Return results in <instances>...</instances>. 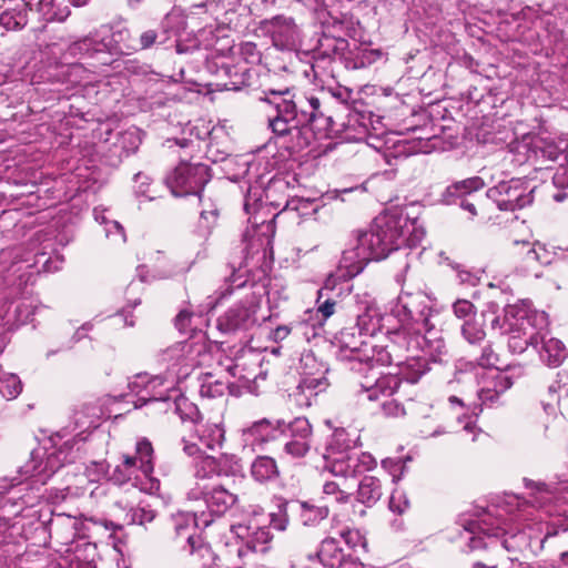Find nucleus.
<instances>
[{"label":"nucleus","instance_id":"f257e3e1","mask_svg":"<svg viewBox=\"0 0 568 568\" xmlns=\"http://www.w3.org/2000/svg\"><path fill=\"white\" fill-rule=\"evenodd\" d=\"M424 236V229L403 210H389L378 215L367 231L356 232L349 247L343 252L336 273L327 278L326 286L334 278L347 281L355 277L369 261L385 258L404 246H416Z\"/></svg>","mask_w":568,"mask_h":568},{"label":"nucleus","instance_id":"f03ea898","mask_svg":"<svg viewBox=\"0 0 568 568\" xmlns=\"http://www.w3.org/2000/svg\"><path fill=\"white\" fill-rule=\"evenodd\" d=\"M365 362L374 365H395L398 374L408 383H416L427 371L428 361H440L446 345L440 336H429L402 324L400 328L387 331L378 343L367 344Z\"/></svg>","mask_w":568,"mask_h":568},{"label":"nucleus","instance_id":"7ed1b4c3","mask_svg":"<svg viewBox=\"0 0 568 568\" xmlns=\"http://www.w3.org/2000/svg\"><path fill=\"white\" fill-rule=\"evenodd\" d=\"M490 325L501 335L509 336L508 347L515 354L531 346L538 351L541 362L550 367H558L568 356L565 344L548 334V314L534 308L528 300L506 305L503 316H495Z\"/></svg>","mask_w":568,"mask_h":568},{"label":"nucleus","instance_id":"20e7f679","mask_svg":"<svg viewBox=\"0 0 568 568\" xmlns=\"http://www.w3.org/2000/svg\"><path fill=\"white\" fill-rule=\"evenodd\" d=\"M233 531L241 538L250 537L244 546L237 548V561L223 562L222 559L212 550L201 536L195 534L186 535L185 550L200 562L201 568H245L244 560L251 554L265 552L267 542L271 540V534L266 528H256L250 535V527L242 524L233 525Z\"/></svg>","mask_w":568,"mask_h":568},{"label":"nucleus","instance_id":"39448f33","mask_svg":"<svg viewBox=\"0 0 568 568\" xmlns=\"http://www.w3.org/2000/svg\"><path fill=\"white\" fill-rule=\"evenodd\" d=\"M386 316L375 301L364 302V308L358 313L354 327L341 332L342 345L352 353H357V358L365 362V353H371L367 344L378 343Z\"/></svg>","mask_w":568,"mask_h":568},{"label":"nucleus","instance_id":"423d86ee","mask_svg":"<svg viewBox=\"0 0 568 568\" xmlns=\"http://www.w3.org/2000/svg\"><path fill=\"white\" fill-rule=\"evenodd\" d=\"M513 151L520 156L516 159L519 164L538 158L552 162L561 161L552 181L558 187H568V140L564 138L558 141L551 138H525L513 146Z\"/></svg>","mask_w":568,"mask_h":568},{"label":"nucleus","instance_id":"0eeeda50","mask_svg":"<svg viewBox=\"0 0 568 568\" xmlns=\"http://www.w3.org/2000/svg\"><path fill=\"white\" fill-rule=\"evenodd\" d=\"M514 382L507 372H495L485 382V385L477 390L480 404L470 399L465 392L459 396H449L448 403L452 408L466 409L470 413L463 427L466 434L471 435V442H475L480 430L477 428L474 417L481 410V405H493L498 402L501 394L513 386Z\"/></svg>","mask_w":568,"mask_h":568},{"label":"nucleus","instance_id":"6e6552de","mask_svg":"<svg viewBox=\"0 0 568 568\" xmlns=\"http://www.w3.org/2000/svg\"><path fill=\"white\" fill-rule=\"evenodd\" d=\"M212 354L204 341H185L176 343L159 355V362L165 366L171 378H184L195 367L207 365Z\"/></svg>","mask_w":568,"mask_h":568},{"label":"nucleus","instance_id":"1a4fd4ad","mask_svg":"<svg viewBox=\"0 0 568 568\" xmlns=\"http://www.w3.org/2000/svg\"><path fill=\"white\" fill-rule=\"evenodd\" d=\"M342 442H344V433H335L324 456L326 467L334 476L354 477L376 467L377 462L371 454L361 453L348 446L342 448Z\"/></svg>","mask_w":568,"mask_h":568},{"label":"nucleus","instance_id":"9d476101","mask_svg":"<svg viewBox=\"0 0 568 568\" xmlns=\"http://www.w3.org/2000/svg\"><path fill=\"white\" fill-rule=\"evenodd\" d=\"M392 312L402 324L433 337L439 336L430 322L435 311L432 308L430 298L425 293L402 292Z\"/></svg>","mask_w":568,"mask_h":568},{"label":"nucleus","instance_id":"9b49d317","mask_svg":"<svg viewBox=\"0 0 568 568\" xmlns=\"http://www.w3.org/2000/svg\"><path fill=\"white\" fill-rule=\"evenodd\" d=\"M300 375L296 389L301 392L303 398H296L300 406H310L311 398L324 390L327 386L325 374L327 368L318 362L311 351H305L301 354L297 363L291 366ZM296 397L300 394L295 395Z\"/></svg>","mask_w":568,"mask_h":568},{"label":"nucleus","instance_id":"f8f14e48","mask_svg":"<svg viewBox=\"0 0 568 568\" xmlns=\"http://www.w3.org/2000/svg\"><path fill=\"white\" fill-rule=\"evenodd\" d=\"M210 169L202 163L180 162L164 179L174 196L200 195L210 181Z\"/></svg>","mask_w":568,"mask_h":568},{"label":"nucleus","instance_id":"ddd939ff","mask_svg":"<svg viewBox=\"0 0 568 568\" xmlns=\"http://www.w3.org/2000/svg\"><path fill=\"white\" fill-rule=\"evenodd\" d=\"M465 531L467 532L468 547L469 550H476L480 548L487 547V544L484 542V537L488 538H499L510 534L509 538H505L501 542L505 550L508 552H515L519 545L517 539L520 538L517 534H513L505 526H501L499 520L493 519L490 516H485L479 519L468 520L465 526Z\"/></svg>","mask_w":568,"mask_h":568},{"label":"nucleus","instance_id":"4468645a","mask_svg":"<svg viewBox=\"0 0 568 568\" xmlns=\"http://www.w3.org/2000/svg\"><path fill=\"white\" fill-rule=\"evenodd\" d=\"M534 187L520 179L501 181L487 191V197L494 201L500 211H515L532 202Z\"/></svg>","mask_w":568,"mask_h":568},{"label":"nucleus","instance_id":"2eb2a0df","mask_svg":"<svg viewBox=\"0 0 568 568\" xmlns=\"http://www.w3.org/2000/svg\"><path fill=\"white\" fill-rule=\"evenodd\" d=\"M72 445L64 443L63 446L50 453L45 460H40L37 464V459H40L42 455L39 450L32 452V460L23 466V474L30 477H36L38 480L44 483L50 478L59 468L64 464L70 463Z\"/></svg>","mask_w":568,"mask_h":568},{"label":"nucleus","instance_id":"dca6fc26","mask_svg":"<svg viewBox=\"0 0 568 568\" xmlns=\"http://www.w3.org/2000/svg\"><path fill=\"white\" fill-rule=\"evenodd\" d=\"M187 498L191 500L204 499V503L211 514L224 515L237 501V496L223 486H216L207 490L206 485L195 483V486L187 491Z\"/></svg>","mask_w":568,"mask_h":568},{"label":"nucleus","instance_id":"f3484780","mask_svg":"<svg viewBox=\"0 0 568 568\" xmlns=\"http://www.w3.org/2000/svg\"><path fill=\"white\" fill-rule=\"evenodd\" d=\"M185 19L178 11L172 10L166 13L161 22V32L154 29H146L141 32L135 44L139 50H148L156 44H164L169 40L170 33H179L185 28Z\"/></svg>","mask_w":568,"mask_h":568},{"label":"nucleus","instance_id":"a211bd4d","mask_svg":"<svg viewBox=\"0 0 568 568\" xmlns=\"http://www.w3.org/2000/svg\"><path fill=\"white\" fill-rule=\"evenodd\" d=\"M97 36L103 53L130 54L138 51L135 40L132 39L130 30L125 27L113 29L102 26L97 29Z\"/></svg>","mask_w":568,"mask_h":568},{"label":"nucleus","instance_id":"6ab92c4d","mask_svg":"<svg viewBox=\"0 0 568 568\" xmlns=\"http://www.w3.org/2000/svg\"><path fill=\"white\" fill-rule=\"evenodd\" d=\"M523 247H527L521 263L517 267V272L525 276H541V266L552 262L554 254L548 251L545 245L535 243L530 245L527 242L521 243Z\"/></svg>","mask_w":568,"mask_h":568},{"label":"nucleus","instance_id":"aec40b11","mask_svg":"<svg viewBox=\"0 0 568 568\" xmlns=\"http://www.w3.org/2000/svg\"><path fill=\"white\" fill-rule=\"evenodd\" d=\"M312 428L308 420L297 417L286 426V453L295 456H304L311 444Z\"/></svg>","mask_w":568,"mask_h":568},{"label":"nucleus","instance_id":"412c9836","mask_svg":"<svg viewBox=\"0 0 568 568\" xmlns=\"http://www.w3.org/2000/svg\"><path fill=\"white\" fill-rule=\"evenodd\" d=\"M254 313L248 306L234 305L217 318V328L225 334L247 329L255 322Z\"/></svg>","mask_w":568,"mask_h":568},{"label":"nucleus","instance_id":"4be33fe9","mask_svg":"<svg viewBox=\"0 0 568 568\" xmlns=\"http://www.w3.org/2000/svg\"><path fill=\"white\" fill-rule=\"evenodd\" d=\"M135 457L139 460V469L148 479L146 486L142 487V489L149 493L158 491L160 488V481L151 477L154 470V450L149 439L141 438L136 442Z\"/></svg>","mask_w":568,"mask_h":568},{"label":"nucleus","instance_id":"5701e85b","mask_svg":"<svg viewBox=\"0 0 568 568\" xmlns=\"http://www.w3.org/2000/svg\"><path fill=\"white\" fill-rule=\"evenodd\" d=\"M6 0H0V7ZM29 7L24 0H12L0 13V27L6 31L22 30L28 23Z\"/></svg>","mask_w":568,"mask_h":568},{"label":"nucleus","instance_id":"b1692460","mask_svg":"<svg viewBox=\"0 0 568 568\" xmlns=\"http://www.w3.org/2000/svg\"><path fill=\"white\" fill-rule=\"evenodd\" d=\"M320 108V100L315 97L293 95L291 100L286 99V124L290 122L288 115L300 118V123H308Z\"/></svg>","mask_w":568,"mask_h":568},{"label":"nucleus","instance_id":"393cba45","mask_svg":"<svg viewBox=\"0 0 568 568\" xmlns=\"http://www.w3.org/2000/svg\"><path fill=\"white\" fill-rule=\"evenodd\" d=\"M99 53L103 52L101 43L98 41L97 30L72 42L65 51V54L72 58H95Z\"/></svg>","mask_w":568,"mask_h":568},{"label":"nucleus","instance_id":"a878e982","mask_svg":"<svg viewBox=\"0 0 568 568\" xmlns=\"http://www.w3.org/2000/svg\"><path fill=\"white\" fill-rule=\"evenodd\" d=\"M148 390L141 395L144 402L165 400L169 392L175 384V378H171L166 373L164 375H149Z\"/></svg>","mask_w":568,"mask_h":568},{"label":"nucleus","instance_id":"bb28decb","mask_svg":"<svg viewBox=\"0 0 568 568\" xmlns=\"http://www.w3.org/2000/svg\"><path fill=\"white\" fill-rule=\"evenodd\" d=\"M484 186L485 183L479 176H473L455 182L446 189L444 193V201L447 204H452L458 199H464L466 195L481 190Z\"/></svg>","mask_w":568,"mask_h":568},{"label":"nucleus","instance_id":"cd10ccee","mask_svg":"<svg viewBox=\"0 0 568 568\" xmlns=\"http://www.w3.org/2000/svg\"><path fill=\"white\" fill-rule=\"evenodd\" d=\"M300 118L291 115V121L295 123L290 128H286V139L290 138V145H286V150L290 153H297L304 150L310 143L311 130L306 126L307 123H300Z\"/></svg>","mask_w":568,"mask_h":568},{"label":"nucleus","instance_id":"c85d7f7f","mask_svg":"<svg viewBox=\"0 0 568 568\" xmlns=\"http://www.w3.org/2000/svg\"><path fill=\"white\" fill-rule=\"evenodd\" d=\"M398 372L395 374H388L385 376H381L376 379L373 385H365V392L367 394V399L377 400L379 396H390L396 389L399 387L400 379L397 376Z\"/></svg>","mask_w":568,"mask_h":568},{"label":"nucleus","instance_id":"c756f323","mask_svg":"<svg viewBox=\"0 0 568 568\" xmlns=\"http://www.w3.org/2000/svg\"><path fill=\"white\" fill-rule=\"evenodd\" d=\"M276 427L266 418L255 422L243 430L244 440L250 445L261 444L275 438Z\"/></svg>","mask_w":568,"mask_h":568},{"label":"nucleus","instance_id":"7c9ffc66","mask_svg":"<svg viewBox=\"0 0 568 568\" xmlns=\"http://www.w3.org/2000/svg\"><path fill=\"white\" fill-rule=\"evenodd\" d=\"M525 485L531 490V503L538 507H546L549 503L559 498L560 489L557 486L531 479H525Z\"/></svg>","mask_w":568,"mask_h":568},{"label":"nucleus","instance_id":"2f4dec72","mask_svg":"<svg viewBox=\"0 0 568 568\" xmlns=\"http://www.w3.org/2000/svg\"><path fill=\"white\" fill-rule=\"evenodd\" d=\"M292 509L298 514L304 526H314L328 515L327 506H315L307 501H296Z\"/></svg>","mask_w":568,"mask_h":568},{"label":"nucleus","instance_id":"473e14b6","mask_svg":"<svg viewBox=\"0 0 568 568\" xmlns=\"http://www.w3.org/2000/svg\"><path fill=\"white\" fill-rule=\"evenodd\" d=\"M317 556L323 566L327 568H338L344 559L343 549L334 537L322 541Z\"/></svg>","mask_w":568,"mask_h":568},{"label":"nucleus","instance_id":"72a5a7b5","mask_svg":"<svg viewBox=\"0 0 568 568\" xmlns=\"http://www.w3.org/2000/svg\"><path fill=\"white\" fill-rule=\"evenodd\" d=\"M195 437L202 447L213 450L222 445L224 430L217 424L200 425L195 429Z\"/></svg>","mask_w":568,"mask_h":568},{"label":"nucleus","instance_id":"f704fd0d","mask_svg":"<svg viewBox=\"0 0 568 568\" xmlns=\"http://www.w3.org/2000/svg\"><path fill=\"white\" fill-rule=\"evenodd\" d=\"M382 497L381 480L374 476L364 477L357 491V499L359 503L371 507L376 504Z\"/></svg>","mask_w":568,"mask_h":568},{"label":"nucleus","instance_id":"c9c22d12","mask_svg":"<svg viewBox=\"0 0 568 568\" xmlns=\"http://www.w3.org/2000/svg\"><path fill=\"white\" fill-rule=\"evenodd\" d=\"M37 8L45 21L62 22L70 16V9L62 0H39Z\"/></svg>","mask_w":568,"mask_h":568},{"label":"nucleus","instance_id":"e433bc0d","mask_svg":"<svg viewBox=\"0 0 568 568\" xmlns=\"http://www.w3.org/2000/svg\"><path fill=\"white\" fill-rule=\"evenodd\" d=\"M286 216L290 220H297L298 216H307L313 215L317 205L310 201L308 199L297 197L296 195H290V199L286 200Z\"/></svg>","mask_w":568,"mask_h":568},{"label":"nucleus","instance_id":"4c0bfd02","mask_svg":"<svg viewBox=\"0 0 568 568\" xmlns=\"http://www.w3.org/2000/svg\"><path fill=\"white\" fill-rule=\"evenodd\" d=\"M199 196L203 206L200 215V226L204 229L203 236L207 237L216 225L219 207L211 199L204 200L201 194Z\"/></svg>","mask_w":568,"mask_h":568},{"label":"nucleus","instance_id":"58836bf2","mask_svg":"<svg viewBox=\"0 0 568 568\" xmlns=\"http://www.w3.org/2000/svg\"><path fill=\"white\" fill-rule=\"evenodd\" d=\"M251 473L258 481L268 480L278 475L275 460L267 456L257 457L252 464Z\"/></svg>","mask_w":568,"mask_h":568},{"label":"nucleus","instance_id":"ea45409f","mask_svg":"<svg viewBox=\"0 0 568 568\" xmlns=\"http://www.w3.org/2000/svg\"><path fill=\"white\" fill-rule=\"evenodd\" d=\"M194 468V477L197 480L196 483H200V480L212 478L213 476H217L215 457L213 456H199V459L195 462Z\"/></svg>","mask_w":568,"mask_h":568},{"label":"nucleus","instance_id":"a19ab883","mask_svg":"<svg viewBox=\"0 0 568 568\" xmlns=\"http://www.w3.org/2000/svg\"><path fill=\"white\" fill-rule=\"evenodd\" d=\"M135 469H139V460L135 455H123V464L122 466H116L112 479L118 484H124L131 479Z\"/></svg>","mask_w":568,"mask_h":568},{"label":"nucleus","instance_id":"79ce46f5","mask_svg":"<svg viewBox=\"0 0 568 568\" xmlns=\"http://www.w3.org/2000/svg\"><path fill=\"white\" fill-rule=\"evenodd\" d=\"M22 390V383L14 374H0V394L7 399L16 398Z\"/></svg>","mask_w":568,"mask_h":568},{"label":"nucleus","instance_id":"37998d69","mask_svg":"<svg viewBox=\"0 0 568 568\" xmlns=\"http://www.w3.org/2000/svg\"><path fill=\"white\" fill-rule=\"evenodd\" d=\"M243 242L245 243V246L243 251L245 252V258L247 260L248 256H254L260 252V248L264 246V244L270 245L271 240L268 237L262 239L260 235L256 234V231L253 230L246 231L243 235Z\"/></svg>","mask_w":568,"mask_h":568},{"label":"nucleus","instance_id":"c03bdc74","mask_svg":"<svg viewBox=\"0 0 568 568\" xmlns=\"http://www.w3.org/2000/svg\"><path fill=\"white\" fill-rule=\"evenodd\" d=\"M462 334L470 344H476L483 341L486 336L483 324L479 323L476 317L474 320H466V322L463 323Z\"/></svg>","mask_w":568,"mask_h":568},{"label":"nucleus","instance_id":"a18cd8bd","mask_svg":"<svg viewBox=\"0 0 568 568\" xmlns=\"http://www.w3.org/2000/svg\"><path fill=\"white\" fill-rule=\"evenodd\" d=\"M212 375L207 374L205 381L201 384L200 394L203 397L214 398L224 395L229 388L230 382L212 381Z\"/></svg>","mask_w":568,"mask_h":568},{"label":"nucleus","instance_id":"49530a36","mask_svg":"<svg viewBox=\"0 0 568 568\" xmlns=\"http://www.w3.org/2000/svg\"><path fill=\"white\" fill-rule=\"evenodd\" d=\"M219 73H224L227 81L217 82V85L223 87L225 90H239L244 83L242 75L234 69V67L222 63L219 65Z\"/></svg>","mask_w":568,"mask_h":568},{"label":"nucleus","instance_id":"de8ad7c7","mask_svg":"<svg viewBox=\"0 0 568 568\" xmlns=\"http://www.w3.org/2000/svg\"><path fill=\"white\" fill-rule=\"evenodd\" d=\"M227 365L225 371L232 376L243 383L255 381L257 375L253 371H247L244 367V363L234 362L231 358H226Z\"/></svg>","mask_w":568,"mask_h":568},{"label":"nucleus","instance_id":"09e8293b","mask_svg":"<svg viewBox=\"0 0 568 568\" xmlns=\"http://www.w3.org/2000/svg\"><path fill=\"white\" fill-rule=\"evenodd\" d=\"M338 535L351 549H366V539L358 529L344 528Z\"/></svg>","mask_w":568,"mask_h":568},{"label":"nucleus","instance_id":"8fccbe9b","mask_svg":"<svg viewBox=\"0 0 568 568\" xmlns=\"http://www.w3.org/2000/svg\"><path fill=\"white\" fill-rule=\"evenodd\" d=\"M217 476L235 475L240 471L239 459L234 455H221L215 457Z\"/></svg>","mask_w":568,"mask_h":568},{"label":"nucleus","instance_id":"3c124183","mask_svg":"<svg viewBox=\"0 0 568 568\" xmlns=\"http://www.w3.org/2000/svg\"><path fill=\"white\" fill-rule=\"evenodd\" d=\"M381 465L382 468L392 476L394 484L402 479L406 469V463L402 458H384Z\"/></svg>","mask_w":568,"mask_h":568},{"label":"nucleus","instance_id":"603ef678","mask_svg":"<svg viewBox=\"0 0 568 568\" xmlns=\"http://www.w3.org/2000/svg\"><path fill=\"white\" fill-rule=\"evenodd\" d=\"M175 412L183 422L196 423L200 417L197 407L185 398L179 399L175 403Z\"/></svg>","mask_w":568,"mask_h":568},{"label":"nucleus","instance_id":"864d4df0","mask_svg":"<svg viewBox=\"0 0 568 568\" xmlns=\"http://www.w3.org/2000/svg\"><path fill=\"white\" fill-rule=\"evenodd\" d=\"M130 513L131 521L138 525L151 523L156 517V511L150 505L140 504L138 507L132 508Z\"/></svg>","mask_w":568,"mask_h":568},{"label":"nucleus","instance_id":"5fc2aeb1","mask_svg":"<svg viewBox=\"0 0 568 568\" xmlns=\"http://www.w3.org/2000/svg\"><path fill=\"white\" fill-rule=\"evenodd\" d=\"M453 312L459 320L466 322V320H474L476 315L475 306L468 300H457L453 304Z\"/></svg>","mask_w":568,"mask_h":568},{"label":"nucleus","instance_id":"6e6d98bb","mask_svg":"<svg viewBox=\"0 0 568 568\" xmlns=\"http://www.w3.org/2000/svg\"><path fill=\"white\" fill-rule=\"evenodd\" d=\"M409 507V501L403 491L394 490L389 498V509L398 515L404 514Z\"/></svg>","mask_w":568,"mask_h":568},{"label":"nucleus","instance_id":"4d7b16f0","mask_svg":"<svg viewBox=\"0 0 568 568\" xmlns=\"http://www.w3.org/2000/svg\"><path fill=\"white\" fill-rule=\"evenodd\" d=\"M193 317H194L193 312H191L189 310H181L174 320L175 327L181 333L191 332L193 329V326H192Z\"/></svg>","mask_w":568,"mask_h":568},{"label":"nucleus","instance_id":"13d9d810","mask_svg":"<svg viewBox=\"0 0 568 568\" xmlns=\"http://www.w3.org/2000/svg\"><path fill=\"white\" fill-rule=\"evenodd\" d=\"M274 506L276 507L277 511L271 510L270 517H271V526L277 530L284 529V517H283V501L281 497H274L273 501Z\"/></svg>","mask_w":568,"mask_h":568},{"label":"nucleus","instance_id":"bf43d9fd","mask_svg":"<svg viewBox=\"0 0 568 568\" xmlns=\"http://www.w3.org/2000/svg\"><path fill=\"white\" fill-rule=\"evenodd\" d=\"M499 358L490 345L485 346L481 349L480 356L477 358V364L481 367L489 368L495 367Z\"/></svg>","mask_w":568,"mask_h":568},{"label":"nucleus","instance_id":"052dcab7","mask_svg":"<svg viewBox=\"0 0 568 568\" xmlns=\"http://www.w3.org/2000/svg\"><path fill=\"white\" fill-rule=\"evenodd\" d=\"M323 493L326 496H332L336 503H345L348 500L349 495L343 491L338 484L334 481H327L323 486Z\"/></svg>","mask_w":568,"mask_h":568},{"label":"nucleus","instance_id":"680f3d73","mask_svg":"<svg viewBox=\"0 0 568 568\" xmlns=\"http://www.w3.org/2000/svg\"><path fill=\"white\" fill-rule=\"evenodd\" d=\"M148 381H149V374L148 373H140L136 374L128 384L130 390L136 395H141L142 393L145 394L148 390Z\"/></svg>","mask_w":568,"mask_h":568},{"label":"nucleus","instance_id":"e2e57ef3","mask_svg":"<svg viewBox=\"0 0 568 568\" xmlns=\"http://www.w3.org/2000/svg\"><path fill=\"white\" fill-rule=\"evenodd\" d=\"M241 55L247 63H254L260 60V52L257 48L252 42H245L241 45Z\"/></svg>","mask_w":568,"mask_h":568},{"label":"nucleus","instance_id":"0e129e2a","mask_svg":"<svg viewBox=\"0 0 568 568\" xmlns=\"http://www.w3.org/2000/svg\"><path fill=\"white\" fill-rule=\"evenodd\" d=\"M262 100L265 101V102L274 104V106H275V109L277 111V114L273 119H270V128L272 129V131L274 133H276L278 135H283L284 134V130H278L277 129V124L282 121V113H281V110H280L281 102L272 100L268 94L264 99H262Z\"/></svg>","mask_w":568,"mask_h":568},{"label":"nucleus","instance_id":"69168bd1","mask_svg":"<svg viewBox=\"0 0 568 568\" xmlns=\"http://www.w3.org/2000/svg\"><path fill=\"white\" fill-rule=\"evenodd\" d=\"M457 277L459 283L466 284L469 286H475L479 283V275L477 273H473L468 270L457 268Z\"/></svg>","mask_w":568,"mask_h":568},{"label":"nucleus","instance_id":"338daca9","mask_svg":"<svg viewBox=\"0 0 568 568\" xmlns=\"http://www.w3.org/2000/svg\"><path fill=\"white\" fill-rule=\"evenodd\" d=\"M183 452L191 457H195L196 460L199 459V456H204L202 454V445L197 442H193L191 439L183 438Z\"/></svg>","mask_w":568,"mask_h":568},{"label":"nucleus","instance_id":"774afa93","mask_svg":"<svg viewBox=\"0 0 568 568\" xmlns=\"http://www.w3.org/2000/svg\"><path fill=\"white\" fill-rule=\"evenodd\" d=\"M317 312L322 315L323 320H327L335 312V302L326 300L318 306Z\"/></svg>","mask_w":568,"mask_h":568}]
</instances>
